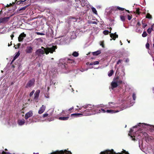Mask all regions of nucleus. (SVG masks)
<instances>
[{
  "label": "nucleus",
  "mask_w": 154,
  "mask_h": 154,
  "mask_svg": "<svg viewBox=\"0 0 154 154\" xmlns=\"http://www.w3.org/2000/svg\"><path fill=\"white\" fill-rule=\"evenodd\" d=\"M83 107L86 109L83 111V113L85 116L90 115L93 114L92 112H96V108L97 106H94L91 104L84 105L82 106ZM83 114L80 113H74L71 114V116L72 117L73 116H79L80 115H83Z\"/></svg>",
  "instance_id": "f257e3e1"
},
{
  "label": "nucleus",
  "mask_w": 154,
  "mask_h": 154,
  "mask_svg": "<svg viewBox=\"0 0 154 154\" xmlns=\"http://www.w3.org/2000/svg\"><path fill=\"white\" fill-rule=\"evenodd\" d=\"M42 49H39L37 50L35 53L36 55L38 56H41L42 55H43L45 53L47 55L49 53H53L55 51V50L57 48V46H53L52 47L45 48L43 47H42Z\"/></svg>",
  "instance_id": "f03ea898"
},
{
  "label": "nucleus",
  "mask_w": 154,
  "mask_h": 154,
  "mask_svg": "<svg viewBox=\"0 0 154 154\" xmlns=\"http://www.w3.org/2000/svg\"><path fill=\"white\" fill-rule=\"evenodd\" d=\"M35 80L34 78H33L29 80L26 84L25 88H29L33 87L35 85Z\"/></svg>",
  "instance_id": "7ed1b4c3"
},
{
  "label": "nucleus",
  "mask_w": 154,
  "mask_h": 154,
  "mask_svg": "<svg viewBox=\"0 0 154 154\" xmlns=\"http://www.w3.org/2000/svg\"><path fill=\"white\" fill-rule=\"evenodd\" d=\"M138 126H142L144 128H146V126H147L150 129H154V125L146 124L145 123H139L138 124Z\"/></svg>",
  "instance_id": "20e7f679"
},
{
  "label": "nucleus",
  "mask_w": 154,
  "mask_h": 154,
  "mask_svg": "<svg viewBox=\"0 0 154 154\" xmlns=\"http://www.w3.org/2000/svg\"><path fill=\"white\" fill-rule=\"evenodd\" d=\"M33 113L32 110L29 111V112H27L25 115V119L27 120L29 118L32 117L33 115Z\"/></svg>",
  "instance_id": "39448f33"
},
{
  "label": "nucleus",
  "mask_w": 154,
  "mask_h": 154,
  "mask_svg": "<svg viewBox=\"0 0 154 154\" xmlns=\"http://www.w3.org/2000/svg\"><path fill=\"white\" fill-rule=\"evenodd\" d=\"M11 16L7 17H4L3 18H1L0 19V22L1 23H5L8 22L10 18V17Z\"/></svg>",
  "instance_id": "423d86ee"
},
{
  "label": "nucleus",
  "mask_w": 154,
  "mask_h": 154,
  "mask_svg": "<svg viewBox=\"0 0 154 154\" xmlns=\"http://www.w3.org/2000/svg\"><path fill=\"white\" fill-rule=\"evenodd\" d=\"M26 34H25L24 32H23L21 33L19 36L18 40V41L20 42H22L23 39V38L26 37Z\"/></svg>",
  "instance_id": "0eeeda50"
},
{
  "label": "nucleus",
  "mask_w": 154,
  "mask_h": 154,
  "mask_svg": "<svg viewBox=\"0 0 154 154\" xmlns=\"http://www.w3.org/2000/svg\"><path fill=\"white\" fill-rule=\"evenodd\" d=\"M114 81H115L116 83H117L118 84V85L122 84L123 82L122 80L119 79V77L118 76L114 78Z\"/></svg>",
  "instance_id": "6e6552de"
},
{
  "label": "nucleus",
  "mask_w": 154,
  "mask_h": 154,
  "mask_svg": "<svg viewBox=\"0 0 154 154\" xmlns=\"http://www.w3.org/2000/svg\"><path fill=\"white\" fill-rule=\"evenodd\" d=\"M45 109L46 106L44 105H42V106L40 108L38 111V113L39 114H41L42 113L45 111Z\"/></svg>",
  "instance_id": "1a4fd4ad"
},
{
  "label": "nucleus",
  "mask_w": 154,
  "mask_h": 154,
  "mask_svg": "<svg viewBox=\"0 0 154 154\" xmlns=\"http://www.w3.org/2000/svg\"><path fill=\"white\" fill-rule=\"evenodd\" d=\"M111 86L112 89H113L114 88H116L119 85L117 83H116L115 81H114L113 79L111 83Z\"/></svg>",
  "instance_id": "9d476101"
},
{
  "label": "nucleus",
  "mask_w": 154,
  "mask_h": 154,
  "mask_svg": "<svg viewBox=\"0 0 154 154\" xmlns=\"http://www.w3.org/2000/svg\"><path fill=\"white\" fill-rule=\"evenodd\" d=\"M67 63L68 64H71V65L73 66L75 64V62L74 60L68 58L67 60Z\"/></svg>",
  "instance_id": "9b49d317"
},
{
  "label": "nucleus",
  "mask_w": 154,
  "mask_h": 154,
  "mask_svg": "<svg viewBox=\"0 0 154 154\" xmlns=\"http://www.w3.org/2000/svg\"><path fill=\"white\" fill-rule=\"evenodd\" d=\"M97 106V108H96V112H95L98 113L101 112H103V113L106 112V111L103 109L102 108L100 109H99V110H98L97 109L100 107H102V106Z\"/></svg>",
  "instance_id": "f8f14e48"
},
{
  "label": "nucleus",
  "mask_w": 154,
  "mask_h": 154,
  "mask_svg": "<svg viewBox=\"0 0 154 154\" xmlns=\"http://www.w3.org/2000/svg\"><path fill=\"white\" fill-rule=\"evenodd\" d=\"M110 36L112 38V39L115 40L116 38H118V36L117 35L116 33H111L110 34Z\"/></svg>",
  "instance_id": "ddd939ff"
},
{
  "label": "nucleus",
  "mask_w": 154,
  "mask_h": 154,
  "mask_svg": "<svg viewBox=\"0 0 154 154\" xmlns=\"http://www.w3.org/2000/svg\"><path fill=\"white\" fill-rule=\"evenodd\" d=\"M149 148H148V149L147 150V154H154V149L151 148L149 147Z\"/></svg>",
  "instance_id": "4468645a"
},
{
  "label": "nucleus",
  "mask_w": 154,
  "mask_h": 154,
  "mask_svg": "<svg viewBox=\"0 0 154 154\" xmlns=\"http://www.w3.org/2000/svg\"><path fill=\"white\" fill-rule=\"evenodd\" d=\"M40 92V91L39 90H37L35 92L34 95V99H37L39 97V94Z\"/></svg>",
  "instance_id": "2eb2a0df"
},
{
  "label": "nucleus",
  "mask_w": 154,
  "mask_h": 154,
  "mask_svg": "<svg viewBox=\"0 0 154 154\" xmlns=\"http://www.w3.org/2000/svg\"><path fill=\"white\" fill-rule=\"evenodd\" d=\"M112 9L113 10L115 11H117L118 10H121L122 11H123L125 10V8H121V7L118 6V7H113L112 8Z\"/></svg>",
  "instance_id": "dca6fc26"
},
{
  "label": "nucleus",
  "mask_w": 154,
  "mask_h": 154,
  "mask_svg": "<svg viewBox=\"0 0 154 154\" xmlns=\"http://www.w3.org/2000/svg\"><path fill=\"white\" fill-rule=\"evenodd\" d=\"M32 51V48L31 46L27 47L26 50V52L27 53H31Z\"/></svg>",
  "instance_id": "f3484780"
},
{
  "label": "nucleus",
  "mask_w": 154,
  "mask_h": 154,
  "mask_svg": "<svg viewBox=\"0 0 154 154\" xmlns=\"http://www.w3.org/2000/svg\"><path fill=\"white\" fill-rule=\"evenodd\" d=\"M17 123L19 125H23L25 123V121L24 119H20L19 120L17 121Z\"/></svg>",
  "instance_id": "a211bd4d"
},
{
  "label": "nucleus",
  "mask_w": 154,
  "mask_h": 154,
  "mask_svg": "<svg viewBox=\"0 0 154 154\" xmlns=\"http://www.w3.org/2000/svg\"><path fill=\"white\" fill-rule=\"evenodd\" d=\"M119 111L118 110H117L115 111L114 110H107L106 111V112L112 114L113 113H116V112H119Z\"/></svg>",
  "instance_id": "6ab92c4d"
},
{
  "label": "nucleus",
  "mask_w": 154,
  "mask_h": 154,
  "mask_svg": "<svg viewBox=\"0 0 154 154\" xmlns=\"http://www.w3.org/2000/svg\"><path fill=\"white\" fill-rule=\"evenodd\" d=\"M29 6V5H27L25 6H24L22 8H20V9H19V10H17V12L18 13H20L21 12L20 11H24L25 10L26 8L27 7Z\"/></svg>",
  "instance_id": "aec40b11"
},
{
  "label": "nucleus",
  "mask_w": 154,
  "mask_h": 154,
  "mask_svg": "<svg viewBox=\"0 0 154 154\" xmlns=\"http://www.w3.org/2000/svg\"><path fill=\"white\" fill-rule=\"evenodd\" d=\"M69 118V117L66 116V117H59L58 118L60 120H66L68 119Z\"/></svg>",
  "instance_id": "412c9836"
},
{
  "label": "nucleus",
  "mask_w": 154,
  "mask_h": 154,
  "mask_svg": "<svg viewBox=\"0 0 154 154\" xmlns=\"http://www.w3.org/2000/svg\"><path fill=\"white\" fill-rule=\"evenodd\" d=\"M101 51L100 50H98L92 53L93 55L94 56H97L100 54Z\"/></svg>",
  "instance_id": "4be33fe9"
},
{
  "label": "nucleus",
  "mask_w": 154,
  "mask_h": 154,
  "mask_svg": "<svg viewBox=\"0 0 154 154\" xmlns=\"http://www.w3.org/2000/svg\"><path fill=\"white\" fill-rule=\"evenodd\" d=\"M27 0H20L19 1H18L16 2V4L18 5H19L20 4H22L23 3V2L26 1Z\"/></svg>",
  "instance_id": "5701e85b"
},
{
  "label": "nucleus",
  "mask_w": 154,
  "mask_h": 154,
  "mask_svg": "<svg viewBox=\"0 0 154 154\" xmlns=\"http://www.w3.org/2000/svg\"><path fill=\"white\" fill-rule=\"evenodd\" d=\"M69 20L70 21H72L74 22H76L77 21V19L74 17H70Z\"/></svg>",
  "instance_id": "b1692460"
},
{
  "label": "nucleus",
  "mask_w": 154,
  "mask_h": 154,
  "mask_svg": "<svg viewBox=\"0 0 154 154\" xmlns=\"http://www.w3.org/2000/svg\"><path fill=\"white\" fill-rule=\"evenodd\" d=\"M114 72V71L113 70H110L109 72L108 73V75L110 77L111 76Z\"/></svg>",
  "instance_id": "393cba45"
},
{
  "label": "nucleus",
  "mask_w": 154,
  "mask_h": 154,
  "mask_svg": "<svg viewBox=\"0 0 154 154\" xmlns=\"http://www.w3.org/2000/svg\"><path fill=\"white\" fill-rule=\"evenodd\" d=\"M79 54L76 51L74 52L72 54V55L75 57H77L79 55Z\"/></svg>",
  "instance_id": "a878e982"
},
{
  "label": "nucleus",
  "mask_w": 154,
  "mask_h": 154,
  "mask_svg": "<svg viewBox=\"0 0 154 154\" xmlns=\"http://www.w3.org/2000/svg\"><path fill=\"white\" fill-rule=\"evenodd\" d=\"M152 30H153L152 28H149L148 29L147 32L148 34H150Z\"/></svg>",
  "instance_id": "bb28decb"
},
{
  "label": "nucleus",
  "mask_w": 154,
  "mask_h": 154,
  "mask_svg": "<svg viewBox=\"0 0 154 154\" xmlns=\"http://www.w3.org/2000/svg\"><path fill=\"white\" fill-rule=\"evenodd\" d=\"M146 17L149 19H151L152 18V16L149 13L147 14Z\"/></svg>",
  "instance_id": "cd10ccee"
},
{
  "label": "nucleus",
  "mask_w": 154,
  "mask_h": 154,
  "mask_svg": "<svg viewBox=\"0 0 154 154\" xmlns=\"http://www.w3.org/2000/svg\"><path fill=\"white\" fill-rule=\"evenodd\" d=\"M103 33L104 35H108L109 33H110L111 31H110V32H109L108 30H105L103 31Z\"/></svg>",
  "instance_id": "c85d7f7f"
},
{
  "label": "nucleus",
  "mask_w": 154,
  "mask_h": 154,
  "mask_svg": "<svg viewBox=\"0 0 154 154\" xmlns=\"http://www.w3.org/2000/svg\"><path fill=\"white\" fill-rule=\"evenodd\" d=\"M120 19H121V20L123 21H125V17L123 16H122V15H121L120 16Z\"/></svg>",
  "instance_id": "c756f323"
},
{
  "label": "nucleus",
  "mask_w": 154,
  "mask_h": 154,
  "mask_svg": "<svg viewBox=\"0 0 154 154\" xmlns=\"http://www.w3.org/2000/svg\"><path fill=\"white\" fill-rule=\"evenodd\" d=\"M92 11H93V12L94 13V14H96L97 13V11L95 8H91Z\"/></svg>",
  "instance_id": "7c9ffc66"
},
{
  "label": "nucleus",
  "mask_w": 154,
  "mask_h": 154,
  "mask_svg": "<svg viewBox=\"0 0 154 154\" xmlns=\"http://www.w3.org/2000/svg\"><path fill=\"white\" fill-rule=\"evenodd\" d=\"M135 13H136V14H138V15H139L140 14V9L139 8H137L136 9V10L135 12Z\"/></svg>",
  "instance_id": "2f4dec72"
},
{
  "label": "nucleus",
  "mask_w": 154,
  "mask_h": 154,
  "mask_svg": "<svg viewBox=\"0 0 154 154\" xmlns=\"http://www.w3.org/2000/svg\"><path fill=\"white\" fill-rule=\"evenodd\" d=\"M147 33L146 32V31H144L143 33L142 34V36L143 37H146L147 35Z\"/></svg>",
  "instance_id": "473e14b6"
},
{
  "label": "nucleus",
  "mask_w": 154,
  "mask_h": 154,
  "mask_svg": "<svg viewBox=\"0 0 154 154\" xmlns=\"http://www.w3.org/2000/svg\"><path fill=\"white\" fill-rule=\"evenodd\" d=\"M100 45L102 46L103 48H105V46L104 43V41H101L100 42Z\"/></svg>",
  "instance_id": "72a5a7b5"
},
{
  "label": "nucleus",
  "mask_w": 154,
  "mask_h": 154,
  "mask_svg": "<svg viewBox=\"0 0 154 154\" xmlns=\"http://www.w3.org/2000/svg\"><path fill=\"white\" fill-rule=\"evenodd\" d=\"M143 135L145 137L146 139V138H148L149 137V135L146 132H144L143 133Z\"/></svg>",
  "instance_id": "f704fd0d"
},
{
  "label": "nucleus",
  "mask_w": 154,
  "mask_h": 154,
  "mask_svg": "<svg viewBox=\"0 0 154 154\" xmlns=\"http://www.w3.org/2000/svg\"><path fill=\"white\" fill-rule=\"evenodd\" d=\"M19 54H17L14 57L13 61L14 60H15L16 59V58L19 56Z\"/></svg>",
  "instance_id": "c9c22d12"
},
{
  "label": "nucleus",
  "mask_w": 154,
  "mask_h": 154,
  "mask_svg": "<svg viewBox=\"0 0 154 154\" xmlns=\"http://www.w3.org/2000/svg\"><path fill=\"white\" fill-rule=\"evenodd\" d=\"M146 48L148 49H149V44L147 42L146 44Z\"/></svg>",
  "instance_id": "e433bc0d"
},
{
  "label": "nucleus",
  "mask_w": 154,
  "mask_h": 154,
  "mask_svg": "<svg viewBox=\"0 0 154 154\" xmlns=\"http://www.w3.org/2000/svg\"><path fill=\"white\" fill-rule=\"evenodd\" d=\"M48 116V113H45L43 115L42 117L43 118H45L46 117H47Z\"/></svg>",
  "instance_id": "4c0bfd02"
},
{
  "label": "nucleus",
  "mask_w": 154,
  "mask_h": 154,
  "mask_svg": "<svg viewBox=\"0 0 154 154\" xmlns=\"http://www.w3.org/2000/svg\"><path fill=\"white\" fill-rule=\"evenodd\" d=\"M132 97H133V100H135L136 99V94L134 93L133 94Z\"/></svg>",
  "instance_id": "58836bf2"
},
{
  "label": "nucleus",
  "mask_w": 154,
  "mask_h": 154,
  "mask_svg": "<svg viewBox=\"0 0 154 154\" xmlns=\"http://www.w3.org/2000/svg\"><path fill=\"white\" fill-rule=\"evenodd\" d=\"M20 45V43H18L17 44V45L16 46H14L15 48L16 49H18L19 48V47Z\"/></svg>",
  "instance_id": "ea45409f"
},
{
  "label": "nucleus",
  "mask_w": 154,
  "mask_h": 154,
  "mask_svg": "<svg viewBox=\"0 0 154 154\" xmlns=\"http://www.w3.org/2000/svg\"><path fill=\"white\" fill-rule=\"evenodd\" d=\"M2 154H11L8 152H6L4 151H3L2 152Z\"/></svg>",
  "instance_id": "a19ab883"
},
{
  "label": "nucleus",
  "mask_w": 154,
  "mask_h": 154,
  "mask_svg": "<svg viewBox=\"0 0 154 154\" xmlns=\"http://www.w3.org/2000/svg\"><path fill=\"white\" fill-rule=\"evenodd\" d=\"M35 92V91L34 90H33L30 93V94H29V96L30 97H31L33 94L34 92Z\"/></svg>",
  "instance_id": "79ce46f5"
},
{
  "label": "nucleus",
  "mask_w": 154,
  "mask_h": 154,
  "mask_svg": "<svg viewBox=\"0 0 154 154\" xmlns=\"http://www.w3.org/2000/svg\"><path fill=\"white\" fill-rule=\"evenodd\" d=\"M128 19L129 20H130L132 18V15H128Z\"/></svg>",
  "instance_id": "37998d69"
},
{
  "label": "nucleus",
  "mask_w": 154,
  "mask_h": 154,
  "mask_svg": "<svg viewBox=\"0 0 154 154\" xmlns=\"http://www.w3.org/2000/svg\"><path fill=\"white\" fill-rule=\"evenodd\" d=\"M99 63V62L98 61H95L93 62V64L94 65H97Z\"/></svg>",
  "instance_id": "c03bdc74"
},
{
  "label": "nucleus",
  "mask_w": 154,
  "mask_h": 154,
  "mask_svg": "<svg viewBox=\"0 0 154 154\" xmlns=\"http://www.w3.org/2000/svg\"><path fill=\"white\" fill-rule=\"evenodd\" d=\"M26 105H27L26 103H25V104L23 105V109H25V108L26 107Z\"/></svg>",
  "instance_id": "a18cd8bd"
},
{
  "label": "nucleus",
  "mask_w": 154,
  "mask_h": 154,
  "mask_svg": "<svg viewBox=\"0 0 154 154\" xmlns=\"http://www.w3.org/2000/svg\"><path fill=\"white\" fill-rule=\"evenodd\" d=\"M37 34L38 35H44V34L42 33H40L39 32H37Z\"/></svg>",
  "instance_id": "49530a36"
},
{
  "label": "nucleus",
  "mask_w": 154,
  "mask_h": 154,
  "mask_svg": "<svg viewBox=\"0 0 154 154\" xmlns=\"http://www.w3.org/2000/svg\"><path fill=\"white\" fill-rule=\"evenodd\" d=\"M122 61V60H118V61L117 62V64H119L121 62V61Z\"/></svg>",
  "instance_id": "de8ad7c7"
},
{
  "label": "nucleus",
  "mask_w": 154,
  "mask_h": 154,
  "mask_svg": "<svg viewBox=\"0 0 154 154\" xmlns=\"http://www.w3.org/2000/svg\"><path fill=\"white\" fill-rule=\"evenodd\" d=\"M147 26V24H143V28H144L145 27H146Z\"/></svg>",
  "instance_id": "09e8293b"
},
{
  "label": "nucleus",
  "mask_w": 154,
  "mask_h": 154,
  "mask_svg": "<svg viewBox=\"0 0 154 154\" xmlns=\"http://www.w3.org/2000/svg\"><path fill=\"white\" fill-rule=\"evenodd\" d=\"M15 4V2H13L12 4L10 3V6L14 5Z\"/></svg>",
  "instance_id": "8fccbe9b"
},
{
  "label": "nucleus",
  "mask_w": 154,
  "mask_h": 154,
  "mask_svg": "<svg viewBox=\"0 0 154 154\" xmlns=\"http://www.w3.org/2000/svg\"><path fill=\"white\" fill-rule=\"evenodd\" d=\"M14 35L13 34H12L11 35V39H13V38L14 37Z\"/></svg>",
  "instance_id": "3c124183"
},
{
  "label": "nucleus",
  "mask_w": 154,
  "mask_h": 154,
  "mask_svg": "<svg viewBox=\"0 0 154 154\" xmlns=\"http://www.w3.org/2000/svg\"><path fill=\"white\" fill-rule=\"evenodd\" d=\"M92 23L95 24H97V23L96 22L94 21L92 22Z\"/></svg>",
  "instance_id": "603ef678"
},
{
  "label": "nucleus",
  "mask_w": 154,
  "mask_h": 154,
  "mask_svg": "<svg viewBox=\"0 0 154 154\" xmlns=\"http://www.w3.org/2000/svg\"><path fill=\"white\" fill-rule=\"evenodd\" d=\"M137 25L139 26H140L141 25V24L139 22H137Z\"/></svg>",
  "instance_id": "864d4df0"
},
{
  "label": "nucleus",
  "mask_w": 154,
  "mask_h": 154,
  "mask_svg": "<svg viewBox=\"0 0 154 154\" xmlns=\"http://www.w3.org/2000/svg\"><path fill=\"white\" fill-rule=\"evenodd\" d=\"M73 109V107H71V108H70L69 109V111H71V110H72Z\"/></svg>",
  "instance_id": "5fc2aeb1"
},
{
  "label": "nucleus",
  "mask_w": 154,
  "mask_h": 154,
  "mask_svg": "<svg viewBox=\"0 0 154 154\" xmlns=\"http://www.w3.org/2000/svg\"><path fill=\"white\" fill-rule=\"evenodd\" d=\"M129 61V59H126V60H125V62H128Z\"/></svg>",
  "instance_id": "6e6d98bb"
},
{
  "label": "nucleus",
  "mask_w": 154,
  "mask_h": 154,
  "mask_svg": "<svg viewBox=\"0 0 154 154\" xmlns=\"http://www.w3.org/2000/svg\"><path fill=\"white\" fill-rule=\"evenodd\" d=\"M12 45V42H11L10 43V45L9 44H8V46H10V45Z\"/></svg>",
  "instance_id": "4d7b16f0"
},
{
  "label": "nucleus",
  "mask_w": 154,
  "mask_h": 154,
  "mask_svg": "<svg viewBox=\"0 0 154 154\" xmlns=\"http://www.w3.org/2000/svg\"><path fill=\"white\" fill-rule=\"evenodd\" d=\"M10 6V4L9 5L7 4V6H6V7H9Z\"/></svg>",
  "instance_id": "13d9d810"
},
{
  "label": "nucleus",
  "mask_w": 154,
  "mask_h": 154,
  "mask_svg": "<svg viewBox=\"0 0 154 154\" xmlns=\"http://www.w3.org/2000/svg\"><path fill=\"white\" fill-rule=\"evenodd\" d=\"M94 65L93 64V62L91 63L90 64H89L90 65Z\"/></svg>",
  "instance_id": "bf43d9fd"
},
{
  "label": "nucleus",
  "mask_w": 154,
  "mask_h": 154,
  "mask_svg": "<svg viewBox=\"0 0 154 154\" xmlns=\"http://www.w3.org/2000/svg\"><path fill=\"white\" fill-rule=\"evenodd\" d=\"M45 97H46V98H49V96L48 95H47V96L45 95Z\"/></svg>",
  "instance_id": "052dcab7"
},
{
  "label": "nucleus",
  "mask_w": 154,
  "mask_h": 154,
  "mask_svg": "<svg viewBox=\"0 0 154 154\" xmlns=\"http://www.w3.org/2000/svg\"><path fill=\"white\" fill-rule=\"evenodd\" d=\"M125 11H127V12H128V13H130V11H129V10H125Z\"/></svg>",
  "instance_id": "680f3d73"
},
{
  "label": "nucleus",
  "mask_w": 154,
  "mask_h": 154,
  "mask_svg": "<svg viewBox=\"0 0 154 154\" xmlns=\"http://www.w3.org/2000/svg\"><path fill=\"white\" fill-rule=\"evenodd\" d=\"M82 109V107H80L79 109V110H81V109Z\"/></svg>",
  "instance_id": "e2e57ef3"
},
{
  "label": "nucleus",
  "mask_w": 154,
  "mask_h": 154,
  "mask_svg": "<svg viewBox=\"0 0 154 154\" xmlns=\"http://www.w3.org/2000/svg\"><path fill=\"white\" fill-rule=\"evenodd\" d=\"M132 140H135V138H132Z\"/></svg>",
  "instance_id": "0e129e2a"
},
{
  "label": "nucleus",
  "mask_w": 154,
  "mask_h": 154,
  "mask_svg": "<svg viewBox=\"0 0 154 154\" xmlns=\"http://www.w3.org/2000/svg\"><path fill=\"white\" fill-rule=\"evenodd\" d=\"M89 64V62H87V63H86V64H87V65H88V64Z\"/></svg>",
  "instance_id": "69168bd1"
},
{
  "label": "nucleus",
  "mask_w": 154,
  "mask_h": 154,
  "mask_svg": "<svg viewBox=\"0 0 154 154\" xmlns=\"http://www.w3.org/2000/svg\"><path fill=\"white\" fill-rule=\"evenodd\" d=\"M5 151H7V149H5Z\"/></svg>",
  "instance_id": "338daca9"
},
{
  "label": "nucleus",
  "mask_w": 154,
  "mask_h": 154,
  "mask_svg": "<svg viewBox=\"0 0 154 154\" xmlns=\"http://www.w3.org/2000/svg\"><path fill=\"white\" fill-rule=\"evenodd\" d=\"M132 131H133V130H132V129H131V130H130V132H132Z\"/></svg>",
  "instance_id": "774afa93"
}]
</instances>
